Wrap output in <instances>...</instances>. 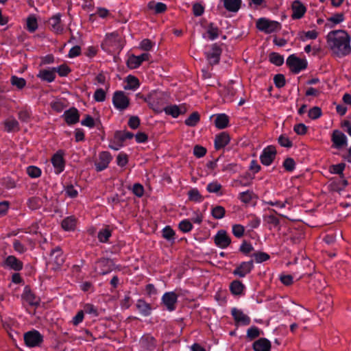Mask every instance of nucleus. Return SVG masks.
Returning <instances> with one entry per match:
<instances>
[{
	"label": "nucleus",
	"instance_id": "obj_1",
	"mask_svg": "<svg viewBox=\"0 0 351 351\" xmlns=\"http://www.w3.org/2000/svg\"><path fill=\"white\" fill-rule=\"evenodd\" d=\"M350 37L343 30H335L328 33L327 44L333 53L338 56H343L351 51Z\"/></svg>",
	"mask_w": 351,
	"mask_h": 351
},
{
	"label": "nucleus",
	"instance_id": "obj_12",
	"mask_svg": "<svg viewBox=\"0 0 351 351\" xmlns=\"http://www.w3.org/2000/svg\"><path fill=\"white\" fill-rule=\"evenodd\" d=\"M149 54L145 53L141 56L132 55L129 57L128 60V65L131 69H136L141 65L143 61L148 60L149 58Z\"/></svg>",
	"mask_w": 351,
	"mask_h": 351
},
{
	"label": "nucleus",
	"instance_id": "obj_48",
	"mask_svg": "<svg viewBox=\"0 0 351 351\" xmlns=\"http://www.w3.org/2000/svg\"><path fill=\"white\" fill-rule=\"evenodd\" d=\"M179 228L182 232H188L192 229L193 225L189 220H183L180 223Z\"/></svg>",
	"mask_w": 351,
	"mask_h": 351
},
{
	"label": "nucleus",
	"instance_id": "obj_32",
	"mask_svg": "<svg viewBox=\"0 0 351 351\" xmlns=\"http://www.w3.org/2000/svg\"><path fill=\"white\" fill-rule=\"evenodd\" d=\"M148 8L150 10H154L156 14L162 13L167 10V5L161 2L151 1L148 3Z\"/></svg>",
	"mask_w": 351,
	"mask_h": 351
},
{
	"label": "nucleus",
	"instance_id": "obj_44",
	"mask_svg": "<svg viewBox=\"0 0 351 351\" xmlns=\"http://www.w3.org/2000/svg\"><path fill=\"white\" fill-rule=\"evenodd\" d=\"M189 199L194 202H200L202 199V195L196 189L190 190L188 193Z\"/></svg>",
	"mask_w": 351,
	"mask_h": 351
},
{
	"label": "nucleus",
	"instance_id": "obj_21",
	"mask_svg": "<svg viewBox=\"0 0 351 351\" xmlns=\"http://www.w3.org/2000/svg\"><path fill=\"white\" fill-rule=\"evenodd\" d=\"M254 351H270L271 343L265 338H261L253 343Z\"/></svg>",
	"mask_w": 351,
	"mask_h": 351
},
{
	"label": "nucleus",
	"instance_id": "obj_50",
	"mask_svg": "<svg viewBox=\"0 0 351 351\" xmlns=\"http://www.w3.org/2000/svg\"><path fill=\"white\" fill-rule=\"evenodd\" d=\"M260 335L259 329L256 327H251L247 331V337L252 340Z\"/></svg>",
	"mask_w": 351,
	"mask_h": 351
},
{
	"label": "nucleus",
	"instance_id": "obj_63",
	"mask_svg": "<svg viewBox=\"0 0 351 351\" xmlns=\"http://www.w3.org/2000/svg\"><path fill=\"white\" fill-rule=\"evenodd\" d=\"M141 48L145 51H149L154 46V43L149 39H144L141 43Z\"/></svg>",
	"mask_w": 351,
	"mask_h": 351
},
{
	"label": "nucleus",
	"instance_id": "obj_23",
	"mask_svg": "<svg viewBox=\"0 0 351 351\" xmlns=\"http://www.w3.org/2000/svg\"><path fill=\"white\" fill-rule=\"evenodd\" d=\"M51 162L56 169V173H59L63 171L64 162L62 157V154L57 152L51 158Z\"/></svg>",
	"mask_w": 351,
	"mask_h": 351
},
{
	"label": "nucleus",
	"instance_id": "obj_14",
	"mask_svg": "<svg viewBox=\"0 0 351 351\" xmlns=\"http://www.w3.org/2000/svg\"><path fill=\"white\" fill-rule=\"evenodd\" d=\"M230 238L224 230H219L217 234L215 236V244L221 247L225 248L230 243Z\"/></svg>",
	"mask_w": 351,
	"mask_h": 351
},
{
	"label": "nucleus",
	"instance_id": "obj_27",
	"mask_svg": "<svg viewBox=\"0 0 351 351\" xmlns=\"http://www.w3.org/2000/svg\"><path fill=\"white\" fill-rule=\"evenodd\" d=\"M134 136L133 134L129 132L117 131L114 134V142L117 143L123 144V141L126 139H131Z\"/></svg>",
	"mask_w": 351,
	"mask_h": 351
},
{
	"label": "nucleus",
	"instance_id": "obj_24",
	"mask_svg": "<svg viewBox=\"0 0 351 351\" xmlns=\"http://www.w3.org/2000/svg\"><path fill=\"white\" fill-rule=\"evenodd\" d=\"M230 141V136L226 132H221L219 135L216 136L215 140V147L216 149H219L224 147L228 144Z\"/></svg>",
	"mask_w": 351,
	"mask_h": 351
},
{
	"label": "nucleus",
	"instance_id": "obj_4",
	"mask_svg": "<svg viewBox=\"0 0 351 351\" xmlns=\"http://www.w3.org/2000/svg\"><path fill=\"white\" fill-rule=\"evenodd\" d=\"M65 261L62 250L59 247L54 248L51 254L49 261V265L53 270H57L64 264Z\"/></svg>",
	"mask_w": 351,
	"mask_h": 351
},
{
	"label": "nucleus",
	"instance_id": "obj_42",
	"mask_svg": "<svg viewBox=\"0 0 351 351\" xmlns=\"http://www.w3.org/2000/svg\"><path fill=\"white\" fill-rule=\"evenodd\" d=\"M269 60L271 63L276 66H280L283 64L284 58L282 56L277 53H271L269 55Z\"/></svg>",
	"mask_w": 351,
	"mask_h": 351
},
{
	"label": "nucleus",
	"instance_id": "obj_25",
	"mask_svg": "<svg viewBox=\"0 0 351 351\" xmlns=\"http://www.w3.org/2000/svg\"><path fill=\"white\" fill-rule=\"evenodd\" d=\"M165 112L167 114L171 115L173 117H178L180 114H183L186 112V108L183 106H169L164 109Z\"/></svg>",
	"mask_w": 351,
	"mask_h": 351
},
{
	"label": "nucleus",
	"instance_id": "obj_31",
	"mask_svg": "<svg viewBox=\"0 0 351 351\" xmlns=\"http://www.w3.org/2000/svg\"><path fill=\"white\" fill-rule=\"evenodd\" d=\"M76 225V219L73 217H68L62 221V227L65 230H72Z\"/></svg>",
	"mask_w": 351,
	"mask_h": 351
},
{
	"label": "nucleus",
	"instance_id": "obj_20",
	"mask_svg": "<svg viewBox=\"0 0 351 351\" xmlns=\"http://www.w3.org/2000/svg\"><path fill=\"white\" fill-rule=\"evenodd\" d=\"M292 18L298 19L302 18L306 12L305 6L299 1H295L292 3Z\"/></svg>",
	"mask_w": 351,
	"mask_h": 351
},
{
	"label": "nucleus",
	"instance_id": "obj_58",
	"mask_svg": "<svg viewBox=\"0 0 351 351\" xmlns=\"http://www.w3.org/2000/svg\"><path fill=\"white\" fill-rule=\"evenodd\" d=\"M206 153V148L199 146V145H195L193 149V154L197 158H201L204 156Z\"/></svg>",
	"mask_w": 351,
	"mask_h": 351
},
{
	"label": "nucleus",
	"instance_id": "obj_39",
	"mask_svg": "<svg viewBox=\"0 0 351 351\" xmlns=\"http://www.w3.org/2000/svg\"><path fill=\"white\" fill-rule=\"evenodd\" d=\"M225 208L221 206H217L212 209V215L215 219H221L225 215Z\"/></svg>",
	"mask_w": 351,
	"mask_h": 351
},
{
	"label": "nucleus",
	"instance_id": "obj_26",
	"mask_svg": "<svg viewBox=\"0 0 351 351\" xmlns=\"http://www.w3.org/2000/svg\"><path fill=\"white\" fill-rule=\"evenodd\" d=\"M224 8L229 12H237L241 4V0H222Z\"/></svg>",
	"mask_w": 351,
	"mask_h": 351
},
{
	"label": "nucleus",
	"instance_id": "obj_35",
	"mask_svg": "<svg viewBox=\"0 0 351 351\" xmlns=\"http://www.w3.org/2000/svg\"><path fill=\"white\" fill-rule=\"evenodd\" d=\"M139 86L138 80L136 77L129 75L127 78V85L125 86V89L134 90Z\"/></svg>",
	"mask_w": 351,
	"mask_h": 351
},
{
	"label": "nucleus",
	"instance_id": "obj_30",
	"mask_svg": "<svg viewBox=\"0 0 351 351\" xmlns=\"http://www.w3.org/2000/svg\"><path fill=\"white\" fill-rule=\"evenodd\" d=\"M25 300L32 306H37L40 303V299L37 298L30 290L25 289L24 293Z\"/></svg>",
	"mask_w": 351,
	"mask_h": 351
},
{
	"label": "nucleus",
	"instance_id": "obj_19",
	"mask_svg": "<svg viewBox=\"0 0 351 351\" xmlns=\"http://www.w3.org/2000/svg\"><path fill=\"white\" fill-rule=\"evenodd\" d=\"M254 265L252 261L243 262L234 271V274L241 278L244 277L252 269Z\"/></svg>",
	"mask_w": 351,
	"mask_h": 351
},
{
	"label": "nucleus",
	"instance_id": "obj_15",
	"mask_svg": "<svg viewBox=\"0 0 351 351\" xmlns=\"http://www.w3.org/2000/svg\"><path fill=\"white\" fill-rule=\"evenodd\" d=\"M111 160V156L107 152H103L99 155V160L95 162V167L97 171H101L107 168Z\"/></svg>",
	"mask_w": 351,
	"mask_h": 351
},
{
	"label": "nucleus",
	"instance_id": "obj_11",
	"mask_svg": "<svg viewBox=\"0 0 351 351\" xmlns=\"http://www.w3.org/2000/svg\"><path fill=\"white\" fill-rule=\"evenodd\" d=\"M332 141L335 147L342 148L347 145L346 136L339 130H335L332 134Z\"/></svg>",
	"mask_w": 351,
	"mask_h": 351
},
{
	"label": "nucleus",
	"instance_id": "obj_2",
	"mask_svg": "<svg viewBox=\"0 0 351 351\" xmlns=\"http://www.w3.org/2000/svg\"><path fill=\"white\" fill-rule=\"evenodd\" d=\"M102 48L109 53L121 50L123 46L121 38L117 33L108 34L101 45Z\"/></svg>",
	"mask_w": 351,
	"mask_h": 351
},
{
	"label": "nucleus",
	"instance_id": "obj_43",
	"mask_svg": "<svg viewBox=\"0 0 351 351\" xmlns=\"http://www.w3.org/2000/svg\"><path fill=\"white\" fill-rule=\"evenodd\" d=\"M11 83L12 85L16 86L19 88H23L26 82L23 78L18 77L16 76H12L11 78Z\"/></svg>",
	"mask_w": 351,
	"mask_h": 351
},
{
	"label": "nucleus",
	"instance_id": "obj_46",
	"mask_svg": "<svg viewBox=\"0 0 351 351\" xmlns=\"http://www.w3.org/2000/svg\"><path fill=\"white\" fill-rule=\"evenodd\" d=\"M253 193L247 191L239 194V199L244 203H249L252 199Z\"/></svg>",
	"mask_w": 351,
	"mask_h": 351
},
{
	"label": "nucleus",
	"instance_id": "obj_5",
	"mask_svg": "<svg viewBox=\"0 0 351 351\" xmlns=\"http://www.w3.org/2000/svg\"><path fill=\"white\" fill-rule=\"evenodd\" d=\"M287 64L290 69L298 73L306 67L307 62L305 60L298 58L295 55H291L287 60Z\"/></svg>",
	"mask_w": 351,
	"mask_h": 351
},
{
	"label": "nucleus",
	"instance_id": "obj_47",
	"mask_svg": "<svg viewBox=\"0 0 351 351\" xmlns=\"http://www.w3.org/2000/svg\"><path fill=\"white\" fill-rule=\"evenodd\" d=\"M236 92L237 89L233 84H229L225 90V95L228 97L230 101H232Z\"/></svg>",
	"mask_w": 351,
	"mask_h": 351
},
{
	"label": "nucleus",
	"instance_id": "obj_64",
	"mask_svg": "<svg viewBox=\"0 0 351 351\" xmlns=\"http://www.w3.org/2000/svg\"><path fill=\"white\" fill-rule=\"evenodd\" d=\"M13 247L16 252L21 254L26 251V247L19 240H14Z\"/></svg>",
	"mask_w": 351,
	"mask_h": 351
},
{
	"label": "nucleus",
	"instance_id": "obj_61",
	"mask_svg": "<svg viewBox=\"0 0 351 351\" xmlns=\"http://www.w3.org/2000/svg\"><path fill=\"white\" fill-rule=\"evenodd\" d=\"M294 131L299 135H303L306 134L307 131V127L303 123H299L294 126Z\"/></svg>",
	"mask_w": 351,
	"mask_h": 351
},
{
	"label": "nucleus",
	"instance_id": "obj_10",
	"mask_svg": "<svg viewBox=\"0 0 351 351\" xmlns=\"http://www.w3.org/2000/svg\"><path fill=\"white\" fill-rule=\"evenodd\" d=\"M221 53V49L217 44L211 46L210 51L206 53L207 60L210 65L219 63Z\"/></svg>",
	"mask_w": 351,
	"mask_h": 351
},
{
	"label": "nucleus",
	"instance_id": "obj_17",
	"mask_svg": "<svg viewBox=\"0 0 351 351\" xmlns=\"http://www.w3.org/2000/svg\"><path fill=\"white\" fill-rule=\"evenodd\" d=\"M49 24L51 30L55 33H62L64 28L61 23V15L60 14H57L52 16L49 21Z\"/></svg>",
	"mask_w": 351,
	"mask_h": 351
},
{
	"label": "nucleus",
	"instance_id": "obj_57",
	"mask_svg": "<svg viewBox=\"0 0 351 351\" xmlns=\"http://www.w3.org/2000/svg\"><path fill=\"white\" fill-rule=\"evenodd\" d=\"M255 261L257 263H262L269 259V256L265 252H257L254 254Z\"/></svg>",
	"mask_w": 351,
	"mask_h": 351
},
{
	"label": "nucleus",
	"instance_id": "obj_36",
	"mask_svg": "<svg viewBox=\"0 0 351 351\" xmlns=\"http://www.w3.org/2000/svg\"><path fill=\"white\" fill-rule=\"evenodd\" d=\"M136 306L139 311L144 315H148L150 313L151 308L148 304L143 300H138Z\"/></svg>",
	"mask_w": 351,
	"mask_h": 351
},
{
	"label": "nucleus",
	"instance_id": "obj_18",
	"mask_svg": "<svg viewBox=\"0 0 351 351\" xmlns=\"http://www.w3.org/2000/svg\"><path fill=\"white\" fill-rule=\"evenodd\" d=\"M232 315L234 320L239 324L246 326L250 323V318L241 310L233 308L232 310Z\"/></svg>",
	"mask_w": 351,
	"mask_h": 351
},
{
	"label": "nucleus",
	"instance_id": "obj_3",
	"mask_svg": "<svg viewBox=\"0 0 351 351\" xmlns=\"http://www.w3.org/2000/svg\"><path fill=\"white\" fill-rule=\"evenodd\" d=\"M256 27L266 34H271L280 29V24L274 21L261 18L256 22Z\"/></svg>",
	"mask_w": 351,
	"mask_h": 351
},
{
	"label": "nucleus",
	"instance_id": "obj_29",
	"mask_svg": "<svg viewBox=\"0 0 351 351\" xmlns=\"http://www.w3.org/2000/svg\"><path fill=\"white\" fill-rule=\"evenodd\" d=\"M55 76V69H53L51 70H41L38 74V77L49 82H53Z\"/></svg>",
	"mask_w": 351,
	"mask_h": 351
},
{
	"label": "nucleus",
	"instance_id": "obj_62",
	"mask_svg": "<svg viewBox=\"0 0 351 351\" xmlns=\"http://www.w3.org/2000/svg\"><path fill=\"white\" fill-rule=\"evenodd\" d=\"M84 313L83 311H80L77 315L73 318L72 324L74 326H77L83 321Z\"/></svg>",
	"mask_w": 351,
	"mask_h": 351
},
{
	"label": "nucleus",
	"instance_id": "obj_55",
	"mask_svg": "<svg viewBox=\"0 0 351 351\" xmlns=\"http://www.w3.org/2000/svg\"><path fill=\"white\" fill-rule=\"evenodd\" d=\"M295 161L291 158H287L283 163L285 169L288 171H291L295 168Z\"/></svg>",
	"mask_w": 351,
	"mask_h": 351
},
{
	"label": "nucleus",
	"instance_id": "obj_49",
	"mask_svg": "<svg viewBox=\"0 0 351 351\" xmlns=\"http://www.w3.org/2000/svg\"><path fill=\"white\" fill-rule=\"evenodd\" d=\"M111 233L108 229H104L98 234V239L101 242L105 243L108 240Z\"/></svg>",
	"mask_w": 351,
	"mask_h": 351
},
{
	"label": "nucleus",
	"instance_id": "obj_7",
	"mask_svg": "<svg viewBox=\"0 0 351 351\" xmlns=\"http://www.w3.org/2000/svg\"><path fill=\"white\" fill-rule=\"evenodd\" d=\"M24 340L27 346L36 347L42 343L43 336L37 330H32L25 333Z\"/></svg>",
	"mask_w": 351,
	"mask_h": 351
},
{
	"label": "nucleus",
	"instance_id": "obj_41",
	"mask_svg": "<svg viewBox=\"0 0 351 351\" xmlns=\"http://www.w3.org/2000/svg\"><path fill=\"white\" fill-rule=\"evenodd\" d=\"M199 121V115L197 112H193L188 119L185 120V124L188 126H195Z\"/></svg>",
	"mask_w": 351,
	"mask_h": 351
},
{
	"label": "nucleus",
	"instance_id": "obj_33",
	"mask_svg": "<svg viewBox=\"0 0 351 351\" xmlns=\"http://www.w3.org/2000/svg\"><path fill=\"white\" fill-rule=\"evenodd\" d=\"M230 291L234 295H241L243 291L244 285L239 280H234L230 284Z\"/></svg>",
	"mask_w": 351,
	"mask_h": 351
},
{
	"label": "nucleus",
	"instance_id": "obj_34",
	"mask_svg": "<svg viewBox=\"0 0 351 351\" xmlns=\"http://www.w3.org/2000/svg\"><path fill=\"white\" fill-rule=\"evenodd\" d=\"M215 122L217 128L223 129L228 125V117L224 114H219L217 117Z\"/></svg>",
	"mask_w": 351,
	"mask_h": 351
},
{
	"label": "nucleus",
	"instance_id": "obj_45",
	"mask_svg": "<svg viewBox=\"0 0 351 351\" xmlns=\"http://www.w3.org/2000/svg\"><path fill=\"white\" fill-rule=\"evenodd\" d=\"M27 173L31 178H38L41 174V171L39 168L30 166L27 169Z\"/></svg>",
	"mask_w": 351,
	"mask_h": 351
},
{
	"label": "nucleus",
	"instance_id": "obj_59",
	"mask_svg": "<svg viewBox=\"0 0 351 351\" xmlns=\"http://www.w3.org/2000/svg\"><path fill=\"white\" fill-rule=\"evenodd\" d=\"M55 72H58L60 76H66L70 71L69 67L64 64L60 65L57 68H53Z\"/></svg>",
	"mask_w": 351,
	"mask_h": 351
},
{
	"label": "nucleus",
	"instance_id": "obj_52",
	"mask_svg": "<svg viewBox=\"0 0 351 351\" xmlns=\"http://www.w3.org/2000/svg\"><path fill=\"white\" fill-rule=\"evenodd\" d=\"M322 114V110L319 107H313L308 111V117L311 119H316Z\"/></svg>",
	"mask_w": 351,
	"mask_h": 351
},
{
	"label": "nucleus",
	"instance_id": "obj_9",
	"mask_svg": "<svg viewBox=\"0 0 351 351\" xmlns=\"http://www.w3.org/2000/svg\"><path fill=\"white\" fill-rule=\"evenodd\" d=\"M112 101L114 106L119 110H124L128 107L130 100L128 97L122 91H117L114 93Z\"/></svg>",
	"mask_w": 351,
	"mask_h": 351
},
{
	"label": "nucleus",
	"instance_id": "obj_13",
	"mask_svg": "<svg viewBox=\"0 0 351 351\" xmlns=\"http://www.w3.org/2000/svg\"><path fill=\"white\" fill-rule=\"evenodd\" d=\"M177 298V295L174 292L166 293L162 296V303L169 311H172L176 308Z\"/></svg>",
	"mask_w": 351,
	"mask_h": 351
},
{
	"label": "nucleus",
	"instance_id": "obj_56",
	"mask_svg": "<svg viewBox=\"0 0 351 351\" xmlns=\"http://www.w3.org/2000/svg\"><path fill=\"white\" fill-rule=\"evenodd\" d=\"M274 80L275 85L278 88H281L285 84V80L283 75L278 74L275 75Z\"/></svg>",
	"mask_w": 351,
	"mask_h": 351
},
{
	"label": "nucleus",
	"instance_id": "obj_6",
	"mask_svg": "<svg viewBox=\"0 0 351 351\" xmlns=\"http://www.w3.org/2000/svg\"><path fill=\"white\" fill-rule=\"evenodd\" d=\"M114 269L113 261L108 258H102L97 262L95 267V271L100 275L106 274Z\"/></svg>",
	"mask_w": 351,
	"mask_h": 351
},
{
	"label": "nucleus",
	"instance_id": "obj_54",
	"mask_svg": "<svg viewBox=\"0 0 351 351\" xmlns=\"http://www.w3.org/2000/svg\"><path fill=\"white\" fill-rule=\"evenodd\" d=\"M232 232L235 237L238 238L241 237L244 232V228L239 224L234 225L232 227Z\"/></svg>",
	"mask_w": 351,
	"mask_h": 351
},
{
	"label": "nucleus",
	"instance_id": "obj_53",
	"mask_svg": "<svg viewBox=\"0 0 351 351\" xmlns=\"http://www.w3.org/2000/svg\"><path fill=\"white\" fill-rule=\"evenodd\" d=\"M94 99L99 102L104 101L106 99L105 91L101 88L97 89L94 94Z\"/></svg>",
	"mask_w": 351,
	"mask_h": 351
},
{
	"label": "nucleus",
	"instance_id": "obj_16",
	"mask_svg": "<svg viewBox=\"0 0 351 351\" xmlns=\"http://www.w3.org/2000/svg\"><path fill=\"white\" fill-rule=\"evenodd\" d=\"M64 121L69 125H73L79 121L80 114L78 110L75 108H71L66 110L63 114Z\"/></svg>",
	"mask_w": 351,
	"mask_h": 351
},
{
	"label": "nucleus",
	"instance_id": "obj_60",
	"mask_svg": "<svg viewBox=\"0 0 351 351\" xmlns=\"http://www.w3.org/2000/svg\"><path fill=\"white\" fill-rule=\"evenodd\" d=\"M221 184L217 182H211L207 186V190L210 193H217L221 189Z\"/></svg>",
	"mask_w": 351,
	"mask_h": 351
},
{
	"label": "nucleus",
	"instance_id": "obj_38",
	"mask_svg": "<svg viewBox=\"0 0 351 351\" xmlns=\"http://www.w3.org/2000/svg\"><path fill=\"white\" fill-rule=\"evenodd\" d=\"M42 205V200L38 197H32L27 201V206L32 210H36Z\"/></svg>",
	"mask_w": 351,
	"mask_h": 351
},
{
	"label": "nucleus",
	"instance_id": "obj_51",
	"mask_svg": "<svg viewBox=\"0 0 351 351\" xmlns=\"http://www.w3.org/2000/svg\"><path fill=\"white\" fill-rule=\"evenodd\" d=\"M278 143L282 147H291L292 146V142L285 135H280L279 136Z\"/></svg>",
	"mask_w": 351,
	"mask_h": 351
},
{
	"label": "nucleus",
	"instance_id": "obj_22",
	"mask_svg": "<svg viewBox=\"0 0 351 351\" xmlns=\"http://www.w3.org/2000/svg\"><path fill=\"white\" fill-rule=\"evenodd\" d=\"M5 265L14 271H20L23 268V263L14 256H8L5 261Z\"/></svg>",
	"mask_w": 351,
	"mask_h": 351
},
{
	"label": "nucleus",
	"instance_id": "obj_8",
	"mask_svg": "<svg viewBox=\"0 0 351 351\" xmlns=\"http://www.w3.org/2000/svg\"><path fill=\"white\" fill-rule=\"evenodd\" d=\"M276 155V147L272 145L267 146L263 149L260 156L261 163L266 166L270 165L275 159Z\"/></svg>",
	"mask_w": 351,
	"mask_h": 351
},
{
	"label": "nucleus",
	"instance_id": "obj_40",
	"mask_svg": "<svg viewBox=\"0 0 351 351\" xmlns=\"http://www.w3.org/2000/svg\"><path fill=\"white\" fill-rule=\"evenodd\" d=\"M207 34L210 40H214L219 36V30L217 27L214 26L213 23H210L208 26Z\"/></svg>",
	"mask_w": 351,
	"mask_h": 351
},
{
	"label": "nucleus",
	"instance_id": "obj_28",
	"mask_svg": "<svg viewBox=\"0 0 351 351\" xmlns=\"http://www.w3.org/2000/svg\"><path fill=\"white\" fill-rule=\"evenodd\" d=\"M5 129L7 132H16L19 130L18 121L14 118H8L4 121Z\"/></svg>",
	"mask_w": 351,
	"mask_h": 351
},
{
	"label": "nucleus",
	"instance_id": "obj_37",
	"mask_svg": "<svg viewBox=\"0 0 351 351\" xmlns=\"http://www.w3.org/2000/svg\"><path fill=\"white\" fill-rule=\"evenodd\" d=\"M38 28V23L36 18L34 15L29 16L27 19V29L30 32H34Z\"/></svg>",
	"mask_w": 351,
	"mask_h": 351
}]
</instances>
